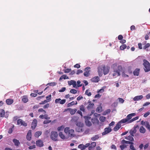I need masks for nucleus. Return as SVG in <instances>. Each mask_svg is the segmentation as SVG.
I'll list each match as a JSON object with an SVG mask.
<instances>
[{
    "mask_svg": "<svg viewBox=\"0 0 150 150\" xmlns=\"http://www.w3.org/2000/svg\"><path fill=\"white\" fill-rule=\"evenodd\" d=\"M117 69L115 68L114 69V71L112 73L113 77H117L121 75L120 71L122 69V68L121 65H119L117 67Z\"/></svg>",
    "mask_w": 150,
    "mask_h": 150,
    "instance_id": "f257e3e1",
    "label": "nucleus"
},
{
    "mask_svg": "<svg viewBox=\"0 0 150 150\" xmlns=\"http://www.w3.org/2000/svg\"><path fill=\"white\" fill-rule=\"evenodd\" d=\"M136 115L135 113H132L128 115L127 117L126 118L123 119L121 120V122L122 123H126L127 124H128L131 123L130 122L131 119L132 118V117L135 116Z\"/></svg>",
    "mask_w": 150,
    "mask_h": 150,
    "instance_id": "f03ea898",
    "label": "nucleus"
},
{
    "mask_svg": "<svg viewBox=\"0 0 150 150\" xmlns=\"http://www.w3.org/2000/svg\"><path fill=\"white\" fill-rule=\"evenodd\" d=\"M64 132L66 134H68V136L70 137H73L75 136L74 134V130L73 129H69L68 127H66L65 128Z\"/></svg>",
    "mask_w": 150,
    "mask_h": 150,
    "instance_id": "7ed1b4c3",
    "label": "nucleus"
},
{
    "mask_svg": "<svg viewBox=\"0 0 150 150\" xmlns=\"http://www.w3.org/2000/svg\"><path fill=\"white\" fill-rule=\"evenodd\" d=\"M77 127L76 129V130L77 132H81L84 131L83 128V124L80 122H78L76 123Z\"/></svg>",
    "mask_w": 150,
    "mask_h": 150,
    "instance_id": "20e7f679",
    "label": "nucleus"
},
{
    "mask_svg": "<svg viewBox=\"0 0 150 150\" xmlns=\"http://www.w3.org/2000/svg\"><path fill=\"white\" fill-rule=\"evenodd\" d=\"M143 64L144 66V70L146 72L150 71V64L149 62L146 59H144Z\"/></svg>",
    "mask_w": 150,
    "mask_h": 150,
    "instance_id": "39448f33",
    "label": "nucleus"
},
{
    "mask_svg": "<svg viewBox=\"0 0 150 150\" xmlns=\"http://www.w3.org/2000/svg\"><path fill=\"white\" fill-rule=\"evenodd\" d=\"M58 134L55 131H52L51 132L50 137L51 139L55 141H58L57 137Z\"/></svg>",
    "mask_w": 150,
    "mask_h": 150,
    "instance_id": "423d86ee",
    "label": "nucleus"
},
{
    "mask_svg": "<svg viewBox=\"0 0 150 150\" xmlns=\"http://www.w3.org/2000/svg\"><path fill=\"white\" fill-rule=\"evenodd\" d=\"M101 69L103 71L104 74L105 75L108 73L110 67L108 66H105L104 65H103L101 68Z\"/></svg>",
    "mask_w": 150,
    "mask_h": 150,
    "instance_id": "0eeeda50",
    "label": "nucleus"
},
{
    "mask_svg": "<svg viewBox=\"0 0 150 150\" xmlns=\"http://www.w3.org/2000/svg\"><path fill=\"white\" fill-rule=\"evenodd\" d=\"M84 118H85V121L86 125L88 127L91 126L92 125L91 122L89 121L91 120V117L90 116H85Z\"/></svg>",
    "mask_w": 150,
    "mask_h": 150,
    "instance_id": "6e6552de",
    "label": "nucleus"
},
{
    "mask_svg": "<svg viewBox=\"0 0 150 150\" xmlns=\"http://www.w3.org/2000/svg\"><path fill=\"white\" fill-rule=\"evenodd\" d=\"M17 125L20 126H23L24 127H26L27 126V123L21 119L17 120Z\"/></svg>",
    "mask_w": 150,
    "mask_h": 150,
    "instance_id": "1a4fd4ad",
    "label": "nucleus"
},
{
    "mask_svg": "<svg viewBox=\"0 0 150 150\" xmlns=\"http://www.w3.org/2000/svg\"><path fill=\"white\" fill-rule=\"evenodd\" d=\"M91 68L89 67H87L84 69V75L86 77H88L89 76L90 71Z\"/></svg>",
    "mask_w": 150,
    "mask_h": 150,
    "instance_id": "9d476101",
    "label": "nucleus"
},
{
    "mask_svg": "<svg viewBox=\"0 0 150 150\" xmlns=\"http://www.w3.org/2000/svg\"><path fill=\"white\" fill-rule=\"evenodd\" d=\"M112 130L110 127H106L104 129V132H103L102 133L103 135H104L107 134L112 131Z\"/></svg>",
    "mask_w": 150,
    "mask_h": 150,
    "instance_id": "9b49d317",
    "label": "nucleus"
},
{
    "mask_svg": "<svg viewBox=\"0 0 150 150\" xmlns=\"http://www.w3.org/2000/svg\"><path fill=\"white\" fill-rule=\"evenodd\" d=\"M141 124L142 125H144L150 132V125L149 122L147 121L144 122L142 120L141 122Z\"/></svg>",
    "mask_w": 150,
    "mask_h": 150,
    "instance_id": "f8f14e48",
    "label": "nucleus"
},
{
    "mask_svg": "<svg viewBox=\"0 0 150 150\" xmlns=\"http://www.w3.org/2000/svg\"><path fill=\"white\" fill-rule=\"evenodd\" d=\"M122 123V122H121V120L117 124L116 126L114 128V130L115 131H117L121 127Z\"/></svg>",
    "mask_w": 150,
    "mask_h": 150,
    "instance_id": "ddd939ff",
    "label": "nucleus"
},
{
    "mask_svg": "<svg viewBox=\"0 0 150 150\" xmlns=\"http://www.w3.org/2000/svg\"><path fill=\"white\" fill-rule=\"evenodd\" d=\"M37 123V120L36 119H34L33 120V121L31 124V128L34 129L36 127Z\"/></svg>",
    "mask_w": 150,
    "mask_h": 150,
    "instance_id": "4468645a",
    "label": "nucleus"
},
{
    "mask_svg": "<svg viewBox=\"0 0 150 150\" xmlns=\"http://www.w3.org/2000/svg\"><path fill=\"white\" fill-rule=\"evenodd\" d=\"M36 145L40 147L43 146L44 145L43 141L40 139L36 141Z\"/></svg>",
    "mask_w": 150,
    "mask_h": 150,
    "instance_id": "2eb2a0df",
    "label": "nucleus"
},
{
    "mask_svg": "<svg viewBox=\"0 0 150 150\" xmlns=\"http://www.w3.org/2000/svg\"><path fill=\"white\" fill-rule=\"evenodd\" d=\"M94 105V103L89 101L88 102V105L87 106L86 108L88 110H91L93 109Z\"/></svg>",
    "mask_w": 150,
    "mask_h": 150,
    "instance_id": "dca6fc26",
    "label": "nucleus"
},
{
    "mask_svg": "<svg viewBox=\"0 0 150 150\" xmlns=\"http://www.w3.org/2000/svg\"><path fill=\"white\" fill-rule=\"evenodd\" d=\"M31 131L30 130L28 131L26 136L27 139L28 141H30L31 139Z\"/></svg>",
    "mask_w": 150,
    "mask_h": 150,
    "instance_id": "f3484780",
    "label": "nucleus"
},
{
    "mask_svg": "<svg viewBox=\"0 0 150 150\" xmlns=\"http://www.w3.org/2000/svg\"><path fill=\"white\" fill-rule=\"evenodd\" d=\"M13 142L14 143V145L16 147L19 146L20 144L19 141L16 139H14L13 140Z\"/></svg>",
    "mask_w": 150,
    "mask_h": 150,
    "instance_id": "a211bd4d",
    "label": "nucleus"
},
{
    "mask_svg": "<svg viewBox=\"0 0 150 150\" xmlns=\"http://www.w3.org/2000/svg\"><path fill=\"white\" fill-rule=\"evenodd\" d=\"M100 80V79L98 76H95L91 79V81L93 82L96 83Z\"/></svg>",
    "mask_w": 150,
    "mask_h": 150,
    "instance_id": "6ab92c4d",
    "label": "nucleus"
},
{
    "mask_svg": "<svg viewBox=\"0 0 150 150\" xmlns=\"http://www.w3.org/2000/svg\"><path fill=\"white\" fill-rule=\"evenodd\" d=\"M143 96L142 95L138 96H135L133 98L134 101L139 100L142 99Z\"/></svg>",
    "mask_w": 150,
    "mask_h": 150,
    "instance_id": "aec40b11",
    "label": "nucleus"
},
{
    "mask_svg": "<svg viewBox=\"0 0 150 150\" xmlns=\"http://www.w3.org/2000/svg\"><path fill=\"white\" fill-rule=\"evenodd\" d=\"M91 122L93 124H98L99 123L98 120L96 117L93 118L91 119Z\"/></svg>",
    "mask_w": 150,
    "mask_h": 150,
    "instance_id": "412c9836",
    "label": "nucleus"
},
{
    "mask_svg": "<svg viewBox=\"0 0 150 150\" xmlns=\"http://www.w3.org/2000/svg\"><path fill=\"white\" fill-rule=\"evenodd\" d=\"M28 101V97L26 96H24L22 97V101L24 103H25Z\"/></svg>",
    "mask_w": 150,
    "mask_h": 150,
    "instance_id": "4be33fe9",
    "label": "nucleus"
},
{
    "mask_svg": "<svg viewBox=\"0 0 150 150\" xmlns=\"http://www.w3.org/2000/svg\"><path fill=\"white\" fill-rule=\"evenodd\" d=\"M121 144H133L134 143L131 142L126 141L124 139L122 140L121 141Z\"/></svg>",
    "mask_w": 150,
    "mask_h": 150,
    "instance_id": "5701e85b",
    "label": "nucleus"
},
{
    "mask_svg": "<svg viewBox=\"0 0 150 150\" xmlns=\"http://www.w3.org/2000/svg\"><path fill=\"white\" fill-rule=\"evenodd\" d=\"M6 104L8 105L12 104L13 102V100L11 99H8L6 101Z\"/></svg>",
    "mask_w": 150,
    "mask_h": 150,
    "instance_id": "b1692460",
    "label": "nucleus"
},
{
    "mask_svg": "<svg viewBox=\"0 0 150 150\" xmlns=\"http://www.w3.org/2000/svg\"><path fill=\"white\" fill-rule=\"evenodd\" d=\"M140 71V69H136L133 72L134 75L135 76H138Z\"/></svg>",
    "mask_w": 150,
    "mask_h": 150,
    "instance_id": "393cba45",
    "label": "nucleus"
},
{
    "mask_svg": "<svg viewBox=\"0 0 150 150\" xmlns=\"http://www.w3.org/2000/svg\"><path fill=\"white\" fill-rule=\"evenodd\" d=\"M42 133L41 131H37L35 134L34 136L35 137L38 138L40 136Z\"/></svg>",
    "mask_w": 150,
    "mask_h": 150,
    "instance_id": "a878e982",
    "label": "nucleus"
},
{
    "mask_svg": "<svg viewBox=\"0 0 150 150\" xmlns=\"http://www.w3.org/2000/svg\"><path fill=\"white\" fill-rule=\"evenodd\" d=\"M77 104V102L76 101L75 102L74 101H72V102L70 103L67 104V106L68 107H70L74 105H76Z\"/></svg>",
    "mask_w": 150,
    "mask_h": 150,
    "instance_id": "bb28decb",
    "label": "nucleus"
},
{
    "mask_svg": "<svg viewBox=\"0 0 150 150\" xmlns=\"http://www.w3.org/2000/svg\"><path fill=\"white\" fill-rule=\"evenodd\" d=\"M139 131L140 132L142 133H144L145 132L146 130L143 126H142L140 127Z\"/></svg>",
    "mask_w": 150,
    "mask_h": 150,
    "instance_id": "cd10ccee",
    "label": "nucleus"
},
{
    "mask_svg": "<svg viewBox=\"0 0 150 150\" xmlns=\"http://www.w3.org/2000/svg\"><path fill=\"white\" fill-rule=\"evenodd\" d=\"M125 138L126 139L129 140L131 141H134V138L132 137V136H128L125 137Z\"/></svg>",
    "mask_w": 150,
    "mask_h": 150,
    "instance_id": "c85d7f7f",
    "label": "nucleus"
},
{
    "mask_svg": "<svg viewBox=\"0 0 150 150\" xmlns=\"http://www.w3.org/2000/svg\"><path fill=\"white\" fill-rule=\"evenodd\" d=\"M5 115V112L3 109H1L0 110V117H4Z\"/></svg>",
    "mask_w": 150,
    "mask_h": 150,
    "instance_id": "c756f323",
    "label": "nucleus"
},
{
    "mask_svg": "<svg viewBox=\"0 0 150 150\" xmlns=\"http://www.w3.org/2000/svg\"><path fill=\"white\" fill-rule=\"evenodd\" d=\"M69 79L68 77L67 76L66 74H64L62 75L59 78V80H61L63 79Z\"/></svg>",
    "mask_w": 150,
    "mask_h": 150,
    "instance_id": "7c9ffc66",
    "label": "nucleus"
},
{
    "mask_svg": "<svg viewBox=\"0 0 150 150\" xmlns=\"http://www.w3.org/2000/svg\"><path fill=\"white\" fill-rule=\"evenodd\" d=\"M59 135L62 139H64L66 138L65 136L62 132H60L59 133Z\"/></svg>",
    "mask_w": 150,
    "mask_h": 150,
    "instance_id": "2f4dec72",
    "label": "nucleus"
},
{
    "mask_svg": "<svg viewBox=\"0 0 150 150\" xmlns=\"http://www.w3.org/2000/svg\"><path fill=\"white\" fill-rule=\"evenodd\" d=\"M78 148L80 149L81 150L85 149L86 148L84 145L83 144H80L78 146Z\"/></svg>",
    "mask_w": 150,
    "mask_h": 150,
    "instance_id": "473e14b6",
    "label": "nucleus"
},
{
    "mask_svg": "<svg viewBox=\"0 0 150 150\" xmlns=\"http://www.w3.org/2000/svg\"><path fill=\"white\" fill-rule=\"evenodd\" d=\"M99 138V136L98 135H96L94 136L91 138V139L92 141H95Z\"/></svg>",
    "mask_w": 150,
    "mask_h": 150,
    "instance_id": "72a5a7b5",
    "label": "nucleus"
},
{
    "mask_svg": "<svg viewBox=\"0 0 150 150\" xmlns=\"http://www.w3.org/2000/svg\"><path fill=\"white\" fill-rule=\"evenodd\" d=\"M57 83H56L53 82L48 83L47 84V85H49L50 86H56L57 85Z\"/></svg>",
    "mask_w": 150,
    "mask_h": 150,
    "instance_id": "f704fd0d",
    "label": "nucleus"
},
{
    "mask_svg": "<svg viewBox=\"0 0 150 150\" xmlns=\"http://www.w3.org/2000/svg\"><path fill=\"white\" fill-rule=\"evenodd\" d=\"M77 111V109H71V110L70 111V114L72 115L74 114Z\"/></svg>",
    "mask_w": 150,
    "mask_h": 150,
    "instance_id": "c9c22d12",
    "label": "nucleus"
},
{
    "mask_svg": "<svg viewBox=\"0 0 150 150\" xmlns=\"http://www.w3.org/2000/svg\"><path fill=\"white\" fill-rule=\"evenodd\" d=\"M99 119L100 121L104 122L105 120L106 117H105L102 116L100 117Z\"/></svg>",
    "mask_w": 150,
    "mask_h": 150,
    "instance_id": "e433bc0d",
    "label": "nucleus"
},
{
    "mask_svg": "<svg viewBox=\"0 0 150 150\" xmlns=\"http://www.w3.org/2000/svg\"><path fill=\"white\" fill-rule=\"evenodd\" d=\"M14 127V125H13L12 127L10 128L9 129L8 131V133L10 134H11L12 132Z\"/></svg>",
    "mask_w": 150,
    "mask_h": 150,
    "instance_id": "4c0bfd02",
    "label": "nucleus"
},
{
    "mask_svg": "<svg viewBox=\"0 0 150 150\" xmlns=\"http://www.w3.org/2000/svg\"><path fill=\"white\" fill-rule=\"evenodd\" d=\"M126 47L127 46L125 44H123L120 46V49L121 50H123L126 48Z\"/></svg>",
    "mask_w": 150,
    "mask_h": 150,
    "instance_id": "58836bf2",
    "label": "nucleus"
},
{
    "mask_svg": "<svg viewBox=\"0 0 150 150\" xmlns=\"http://www.w3.org/2000/svg\"><path fill=\"white\" fill-rule=\"evenodd\" d=\"M127 145L125 144H122V145H121L120 146V147L121 150H123L125 148H126Z\"/></svg>",
    "mask_w": 150,
    "mask_h": 150,
    "instance_id": "ea45409f",
    "label": "nucleus"
},
{
    "mask_svg": "<svg viewBox=\"0 0 150 150\" xmlns=\"http://www.w3.org/2000/svg\"><path fill=\"white\" fill-rule=\"evenodd\" d=\"M50 101V100L49 99H47L46 100H45L44 101H42L41 103H40L39 104L40 105L41 104H43L46 103H47L48 102Z\"/></svg>",
    "mask_w": 150,
    "mask_h": 150,
    "instance_id": "a19ab883",
    "label": "nucleus"
},
{
    "mask_svg": "<svg viewBox=\"0 0 150 150\" xmlns=\"http://www.w3.org/2000/svg\"><path fill=\"white\" fill-rule=\"evenodd\" d=\"M64 126L62 125L61 126L57 128V130L59 132L63 130L64 129Z\"/></svg>",
    "mask_w": 150,
    "mask_h": 150,
    "instance_id": "79ce46f5",
    "label": "nucleus"
},
{
    "mask_svg": "<svg viewBox=\"0 0 150 150\" xmlns=\"http://www.w3.org/2000/svg\"><path fill=\"white\" fill-rule=\"evenodd\" d=\"M70 92L72 93L75 94L77 92V91L75 89H71L70 90Z\"/></svg>",
    "mask_w": 150,
    "mask_h": 150,
    "instance_id": "37998d69",
    "label": "nucleus"
},
{
    "mask_svg": "<svg viewBox=\"0 0 150 150\" xmlns=\"http://www.w3.org/2000/svg\"><path fill=\"white\" fill-rule=\"evenodd\" d=\"M85 94L88 96H90L91 95V93L89 92V91L88 90H87L86 91Z\"/></svg>",
    "mask_w": 150,
    "mask_h": 150,
    "instance_id": "c03bdc74",
    "label": "nucleus"
},
{
    "mask_svg": "<svg viewBox=\"0 0 150 150\" xmlns=\"http://www.w3.org/2000/svg\"><path fill=\"white\" fill-rule=\"evenodd\" d=\"M102 110V108L101 107H98L96 109V111L98 112H100Z\"/></svg>",
    "mask_w": 150,
    "mask_h": 150,
    "instance_id": "a18cd8bd",
    "label": "nucleus"
},
{
    "mask_svg": "<svg viewBox=\"0 0 150 150\" xmlns=\"http://www.w3.org/2000/svg\"><path fill=\"white\" fill-rule=\"evenodd\" d=\"M80 110L83 112L85 111V109L84 106L83 105H81L80 107Z\"/></svg>",
    "mask_w": 150,
    "mask_h": 150,
    "instance_id": "49530a36",
    "label": "nucleus"
},
{
    "mask_svg": "<svg viewBox=\"0 0 150 150\" xmlns=\"http://www.w3.org/2000/svg\"><path fill=\"white\" fill-rule=\"evenodd\" d=\"M38 112H43V114H45L46 111L42 108H40L38 110Z\"/></svg>",
    "mask_w": 150,
    "mask_h": 150,
    "instance_id": "de8ad7c7",
    "label": "nucleus"
},
{
    "mask_svg": "<svg viewBox=\"0 0 150 150\" xmlns=\"http://www.w3.org/2000/svg\"><path fill=\"white\" fill-rule=\"evenodd\" d=\"M138 118H139V117H138V116L136 117L133 118L130 121H129L130 122H132L134 121H135V120H138Z\"/></svg>",
    "mask_w": 150,
    "mask_h": 150,
    "instance_id": "09e8293b",
    "label": "nucleus"
},
{
    "mask_svg": "<svg viewBox=\"0 0 150 150\" xmlns=\"http://www.w3.org/2000/svg\"><path fill=\"white\" fill-rule=\"evenodd\" d=\"M118 100L119 102H120L121 103H123L125 101L122 98H118Z\"/></svg>",
    "mask_w": 150,
    "mask_h": 150,
    "instance_id": "8fccbe9b",
    "label": "nucleus"
},
{
    "mask_svg": "<svg viewBox=\"0 0 150 150\" xmlns=\"http://www.w3.org/2000/svg\"><path fill=\"white\" fill-rule=\"evenodd\" d=\"M150 46V44L148 43L145 45L143 47L144 49H146L147 48L149 47Z\"/></svg>",
    "mask_w": 150,
    "mask_h": 150,
    "instance_id": "3c124183",
    "label": "nucleus"
},
{
    "mask_svg": "<svg viewBox=\"0 0 150 150\" xmlns=\"http://www.w3.org/2000/svg\"><path fill=\"white\" fill-rule=\"evenodd\" d=\"M66 100L65 99H63L61 100L60 101V104H63L66 102Z\"/></svg>",
    "mask_w": 150,
    "mask_h": 150,
    "instance_id": "603ef678",
    "label": "nucleus"
},
{
    "mask_svg": "<svg viewBox=\"0 0 150 150\" xmlns=\"http://www.w3.org/2000/svg\"><path fill=\"white\" fill-rule=\"evenodd\" d=\"M60 100H61V98H58V99H56L55 100V103L56 104L59 103H60Z\"/></svg>",
    "mask_w": 150,
    "mask_h": 150,
    "instance_id": "864d4df0",
    "label": "nucleus"
},
{
    "mask_svg": "<svg viewBox=\"0 0 150 150\" xmlns=\"http://www.w3.org/2000/svg\"><path fill=\"white\" fill-rule=\"evenodd\" d=\"M81 81H77V86L78 87L81 86H82V84L81 83Z\"/></svg>",
    "mask_w": 150,
    "mask_h": 150,
    "instance_id": "5fc2aeb1",
    "label": "nucleus"
},
{
    "mask_svg": "<svg viewBox=\"0 0 150 150\" xmlns=\"http://www.w3.org/2000/svg\"><path fill=\"white\" fill-rule=\"evenodd\" d=\"M129 147L131 150H136V149L134 147L133 144H131V145Z\"/></svg>",
    "mask_w": 150,
    "mask_h": 150,
    "instance_id": "6e6d98bb",
    "label": "nucleus"
},
{
    "mask_svg": "<svg viewBox=\"0 0 150 150\" xmlns=\"http://www.w3.org/2000/svg\"><path fill=\"white\" fill-rule=\"evenodd\" d=\"M65 87H63L60 90H59V92H62L66 90Z\"/></svg>",
    "mask_w": 150,
    "mask_h": 150,
    "instance_id": "4d7b16f0",
    "label": "nucleus"
},
{
    "mask_svg": "<svg viewBox=\"0 0 150 150\" xmlns=\"http://www.w3.org/2000/svg\"><path fill=\"white\" fill-rule=\"evenodd\" d=\"M96 142H93L91 143V146H92V147H95L96 145Z\"/></svg>",
    "mask_w": 150,
    "mask_h": 150,
    "instance_id": "13d9d810",
    "label": "nucleus"
},
{
    "mask_svg": "<svg viewBox=\"0 0 150 150\" xmlns=\"http://www.w3.org/2000/svg\"><path fill=\"white\" fill-rule=\"evenodd\" d=\"M83 96L81 95H80L77 98V100L79 101L83 99Z\"/></svg>",
    "mask_w": 150,
    "mask_h": 150,
    "instance_id": "bf43d9fd",
    "label": "nucleus"
},
{
    "mask_svg": "<svg viewBox=\"0 0 150 150\" xmlns=\"http://www.w3.org/2000/svg\"><path fill=\"white\" fill-rule=\"evenodd\" d=\"M82 72H83V71L82 70H80V69H79V70H77V71L76 74H79L80 73H82Z\"/></svg>",
    "mask_w": 150,
    "mask_h": 150,
    "instance_id": "052dcab7",
    "label": "nucleus"
},
{
    "mask_svg": "<svg viewBox=\"0 0 150 150\" xmlns=\"http://www.w3.org/2000/svg\"><path fill=\"white\" fill-rule=\"evenodd\" d=\"M71 70V69H66L64 71V72L65 73H68L70 72Z\"/></svg>",
    "mask_w": 150,
    "mask_h": 150,
    "instance_id": "680f3d73",
    "label": "nucleus"
},
{
    "mask_svg": "<svg viewBox=\"0 0 150 150\" xmlns=\"http://www.w3.org/2000/svg\"><path fill=\"white\" fill-rule=\"evenodd\" d=\"M36 147L35 145H33V146H30L28 148L30 149H32L35 148Z\"/></svg>",
    "mask_w": 150,
    "mask_h": 150,
    "instance_id": "e2e57ef3",
    "label": "nucleus"
},
{
    "mask_svg": "<svg viewBox=\"0 0 150 150\" xmlns=\"http://www.w3.org/2000/svg\"><path fill=\"white\" fill-rule=\"evenodd\" d=\"M129 132L130 133V134L131 136H134V134L135 133V132L134 131V130H131Z\"/></svg>",
    "mask_w": 150,
    "mask_h": 150,
    "instance_id": "0e129e2a",
    "label": "nucleus"
},
{
    "mask_svg": "<svg viewBox=\"0 0 150 150\" xmlns=\"http://www.w3.org/2000/svg\"><path fill=\"white\" fill-rule=\"evenodd\" d=\"M49 103H47L43 106V108L44 109L47 108L49 107Z\"/></svg>",
    "mask_w": 150,
    "mask_h": 150,
    "instance_id": "69168bd1",
    "label": "nucleus"
},
{
    "mask_svg": "<svg viewBox=\"0 0 150 150\" xmlns=\"http://www.w3.org/2000/svg\"><path fill=\"white\" fill-rule=\"evenodd\" d=\"M44 118L45 119H49L50 118V117H48V115L46 114H45L44 115Z\"/></svg>",
    "mask_w": 150,
    "mask_h": 150,
    "instance_id": "338daca9",
    "label": "nucleus"
},
{
    "mask_svg": "<svg viewBox=\"0 0 150 150\" xmlns=\"http://www.w3.org/2000/svg\"><path fill=\"white\" fill-rule=\"evenodd\" d=\"M123 38V36L122 35H120L118 36V38L119 40H121Z\"/></svg>",
    "mask_w": 150,
    "mask_h": 150,
    "instance_id": "774afa93",
    "label": "nucleus"
}]
</instances>
